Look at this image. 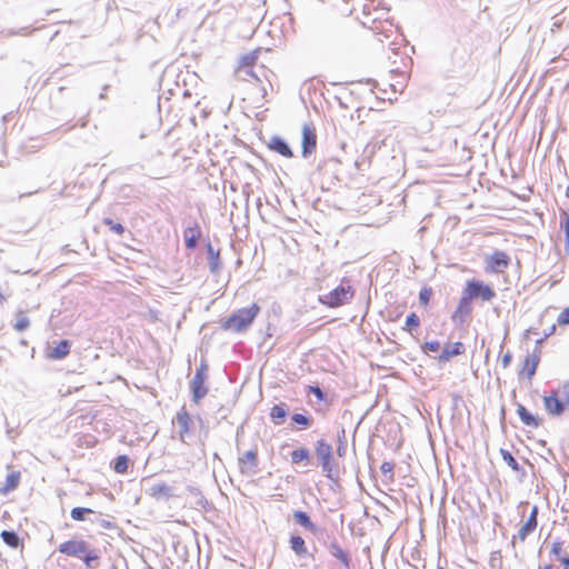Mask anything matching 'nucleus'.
Segmentation results:
<instances>
[{
	"mask_svg": "<svg viewBox=\"0 0 569 569\" xmlns=\"http://www.w3.org/2000/svg\"><path fill=\"white\" fill-rule=\"evenodd\" d=\"M557 323L559 326H568L569 325V307L565 308L557 318Z\"/></svg>",
	"mask_w": 569,
	"mask_h": 569,
	"instance_id": "obj_41",
	"label": "nucleus"
},
{
	"mask_svg": "<svg viewBox=\"0 0 569 569\" xmlns=\"http://www.w3.org/2000/svg\"><path fill=\"white\" fill-rule=\"evenodd\" d=\"M287 415L288 409L286 403L274 405L270 411V417L276 425H280Z\"/></svg>",
	"mask_w": 569,
	"mask_h": 569,
	"instance_id": "obj_27",
	"label": "nucleus"
},
{
	"mask_svg": "<svg viewBox=\"0 0 569 569\" xmlns=\"http://www.w3.org/2000/svg\"><path fill=\"white\" fill-rule=\"evenodd\" d=\"M208 366L204 362H201L200 366L196 369L194 373H200L203 377H207Z\"/></svg>",
	"mask_w": 569,
	"mask_h": 569,
	"instance_id": "obj_46",
	"label": "nucleus"
},
{
	"mask_svg": "<svg viewBox=\"0 0 569 569\" xmlns=\"http://www.w3.org/2000/svg\"><path fill=\"white\" fill-rule=\"evenodd\" d=\"M560 562L565 566L566 569L569 567V555L565 553L563 557H561Z\"/></svg>",
	"mask_w": 569,
	"mask_h": 569,
	"instance_id": "obj_47",
	"label": "nucleus"
},
{
	"mask_svg": "<svg viewBox=\"0 0 569 569\" xmlns=\"http://www.w3.org/2000/svg\"><path fill=\"white\" fill-rule=\"evenodd\" d=\"M558 398H560L565 403L569 405V381H566L557 389L552 390Z\"/></svg>",
	"mask_w": 569,
	"mask_h": 569,
	"instance_id": "obj_34",
	"label": "nucleus"
},
{
	"mask_svg": "<svg viewBox=\"0 0 569 569\" xmlns=\"http://www.w3.org/2000/svg\"><path fill=\"white\" fill-rule=\"evenodd\" d=\"M151 495L152 496H156V497H161V496H164V497H170L172 493H171V488L161 482V483H154L151 488Z\"/></svg>",
	"mask_w": 569,
	"mask_h": 569,
	"instance_id": "obj_30",
	"label": "nucleus"
},
{
	"mask_svg": "<svg viewBox=\"0 0 569 569\" xmlns=\"http://www.w3.org/2000/svg\"><path fill=\"white\" fill-rule=\"evenodd\" d=\"M293 519L297 523H299L300 526L305 527L306 529H308L312 532H316L318 529L317 526L311 521L308 513L305 511H301V510L295 511Z\"/></svg>",
	"mask_w": 569,
	"mask_h": 569,
	"instance_id": "obj_25",
	"label": "nucleus"
},
{
	"mask_svg": "<svg viewBox=\"0 0 569 569\" xmlns=\"http://www.w3.org/2000/svg\"><path fill=\"white\" fill-rule=\"evenodd\" d=\"M393 468H395V463L393 462H390V461H385L380 469H381V472L385 475V476H388V479L389 480H392L393 479Z\"/></svg>",
	"mask_w": 569,
	"mask_h": 569,
	"instance_id": "obj_40",
	"label": "nucleus"
},
{
	"mask_svg": "<svg viewBox=\"0 0 569 569\" xmlns=\"http://www.w3.org/2000/svg\"><path fill=\"white\" fill-rule=\"evenodd\" d=\"M129 458L124 455L118 456L113 462V469L117 473H124L128 470Z\"/></svg>",
	"mask_w": 569,
	"mask_h": 569,
	"instance_id": "obj_31",
	"label": "nucleus"
},
{
	"mask_svg": "<svg viewBox=\"0 0 569 569\" xmlns=\"http://www.w3.org/2000/svg\"><path fill=\"white\" fill-rule=\"evenodd\" d=\"M174 421L179 427V439L182 442H186L187 438L190 435L192 421H191V418L184 407H182L177 412Z\"/></svg>",
	"mask_w": 569,
	"mask_h": 569,
	"instance_id": "obj_8",
	"label": "nucleus"
},
{
	"mask_svg": "<svg viewBox=\"0 0 569 569\" xmlns=\"http://www.w3.org/2000/svg\"><path fill=\"white\" fill-rule=\"evenodd\" d=\"M206 247L208 253L209 269L212 273H218L221 269L219 251L214 250L210 242H208Z\"/></svg>",
	"mask_w": 569,
	"mask_h": 569,
	"instance_id": "obj_21",
	"label": "nucleus"
},
{
	"mask_svg": "<svg viewBox=\"0 0 569 569\" xmlns=\"http://www.w3.org/2000/svg\"><path fill=\"white\" fill-rule=\"evenodd\" d=\"M239 470L247 476H253L259 471L258 451L251 449L238 458Z\"/></svg>",
	"mask_w": 569,
	"mask_h": 569,
	"instance_id": "obj_7",
	"label": "nucleus"
},
{
	"mask_svg": "<svg viewBox=\"0 0 569 569\" xmlns=\"http://www.w3.org/2000/svg\"><path fill=\"white\" fill-rule=\"evenodd\" d=\"M317 146V136L315 128L305 124L302 128V156L309 157Z\"/></svg>",
	"mask_w": 569,
	"mask_h": 569,
	"instance_id": "obj_9",
	"label": "nucleus"
},
{
	"mask_svg": "<svg viewBox=\"0 0 569 569\" xmlns=\"http://www.w3.org/2000/svg\"><path fill=\"white\" fill-rule=\"evenodd\" d=\"M21 473L20 471L10 472L7 478L4 485L0 488L1 495H7L13 490H16L20 483Z\"/></svg>",
	"mask_w": 569,
	"mask_h": 569,
	"instance_id": "obj_20",
	"label": "nucleus"
},
{
	"mask_svg": "<svg viewBox=\"0 0 569 569\" xmlns=\"http://www.w3.org/2000/svg\"><path fill=\"white\" fill-rule=\"evenodd\" d=\"M500 456L502 460L517 473H520L522 477L526 476V471L523 468L520 467L518 461L515 459V457L511 455L510 451L507 449H500Z\"/></svg>",
	"mask_w": 569,
	"mask_h": 569,
	"instance_id": "obj_24",
	"label": "nucleus"
},
{
	"mask_svg": "<svg viewBox=\"0 0 569 569\" xmlns=\"http://www.w3.org/2000/svg\"><path fill=\"white\" fill-rule=\"evenodd\" d=\"M206 379L207 377H203L200 373H194L190 381V390L192 392V400L194 402H199L208 393V388L204 386Z\"/></svg>",
	"mask_w": 569,
	"mask_h": 569,
	"instance_id": "obj_12",
	"label": "nucleus"
},
{
	"mask_svg": "<svg viewBox=\"0 0 569 569\" xmlns=\"http://www.w3.org/2000/svg\"><path fill=\"white\" fill-rule=\"evenodd\" d=\"M268 147L270 150L286 157L291 158L293 156L289 144L280 137L274 136L270 139Z\"/></svg>",
	"mask_w": 569,
	"mask_h": 569,
	"instance_id": "obj_17",
	"label": "nucleus"
},
{
	"mask_svg": "<svg viewBox=\"0 0 569 569\" xmlns=\"http://www.w3.org/2000/svg\"><path fill=\"white\" fill-rule=\"evenodd\" d=\"M543 569H552L551 566H546Z\"/></svg>",
	"mask_w": 569,
	"mask_h": 569,
	"instance_id": "obj_54",
	"label": "nucleus"
},
{
	"mask_svg": "<svg viewBox=\"0 0 569 569\" xmlns=\"http://www.w3.org/2000/svg\"><path fill=\"white\" fill-rule=\"evenodd\" d=\"M102 222L103 224L108 226L112 232L117 234H122L124 232V227L119 222H114L110 218H104Z\"/></svg>",
	"mask_w": 569,
	"mask_h": 569,
	"instance_id": "obj_37",
	"label": "nucleus"
},
{
	"mask_svg": "<svg viewBox=\"0 0 569 569\" xmlns=\"http://www.w3.org/2000/svg\"><path fill=\"white\" fill-rule=\"evenodd\" d=\"M540 361V352L535 350L532 353H529L523 361L522 369L520 375H526L529 380L536 375L538 365Z\"/></svg>",
	"mask_w": 569,
	"mask_h": 569,
	"instance_id": "obj_14",
	"label": "nucleus"
},
{
	"mask_svg": "<svg viewBox=\"0 0 569 569\" xmlns=\"http://www.w3.org/2000/svg\"><path fill=\"white\" fill-rule=\"evenodd\" d=\"M471 298L467 296V293L462 290L461 298L458 302L457 309L452 315L453 321L462 322L467 316H469L472 311L471 307Z\"/></svg>",
	"mask_w": 569,
	"mask_h": 569,
	"instance_id": "obj_13",
	"label": "nucleus"
},
{
	"mask_svg": "<svg viewBox=\"0 0 569 569\" xmlns=\"http://www.w3.org/2000/svg\"><path fill=\"white\" fill-rule=\"evenodd\" d=\"M60 553L82 559L86 567L96 569L99 566L100 550L92 548L82 539H71L58 547Z\"/></svg>",
	"mask_w": 569,
	"mask_h": 569,
	"instance_id": "obj_1",
	"label": "nucleus"
},
{
	"mask_svg": "<svg viewBox=\"0 0 569 569\" xmlns=\"http://www.w3.org/2000/svg\"><path fill=\"white\" fill-rule=\"evenodd\" d=\"M509 256L500 250L495 251L485 259V270L490 273H501L509 267Z\"/></svg>",
	"mask_w": 569,
	"mask_h": 569,
	"instance_id": "obj_6",
	"label": "nucleus"
},
{
	"mask_svg": "<svg viewBox=\"0 0 569 569\" xmlns=\"http://www.w3.org/2000/svg\"><path fill=\"white\" fill-rule=\"evenodd\" d=\"M309 450L306 449V448H299V449H296L291 452V462L293 465H297L303 460H308L309 459Z\"/></svg>",
	"mask_w": 569,
	"mask_h": 569,
	"instance_id": "obj_33",
	"label": "nucleus"
},
{
	"mask_svg": "<svg viewBox=\"0 0 569 569\" xmlns=\"http://www.w3.org/2000/svg\"><path fill=\"white\" fill-rule=\"evenodd\" d=\"M6 301V297L0 292V302L3 303Z\"/></svg>",
	"mask_w": 569,
	"mask_h": 569,
	"instance_id": "obj_51",
	"label": "nucleus"
},
{
	"mask_svg": "<svg viewBox=\"0 0 569 569\" xmlns=\"http://www.w3.org/2000/svg\"><path fill=\"white\" fill-rule=\"evenodd\" d=\"M103 527L109 528V527H110V522L104 521V522H103Z\"/></svg>",
	"mask_w": 569,
	"mask_h": 569,
	"instance_id": "obj_53",
	"label": "nucleus"
},
{
	"mask_svg": "<svg viewBox=\"0 0 569 569\" xmlns=\"http://www.w3.org/2000/svg\"><path fill=\"white\" fill-rule=\"evenodd\" d=\"M70 352V342L68 340H61L59 343L51 349L50 357L52 359H63Z\"/></svg>",
	"mask_w": 569,
	"mask_h": 569,
	"instance_id": "obj_26",
	"label": "nucleus"
},
{
	"mask_svg": "<svg viewBox=\"0 0 569 569\" xmlns=\"http://www.w3.org/2000/svg\"><path fill=\"white\" fill-rule=\"evenodd\" d=\"M376 146L372 143H368L365 148V153L372 154L375 152Z\"/></svg>",
	"mask_w": 569,
	"mask_h": 569,
	"instance_id": "obj_48",
	"label": "nucleus"
},
{
	"mask_svg": "<svg viewBox=\"0 0 569 569\" xmlns=\"http://www.w3.org/2000/svg\"><path fill=\"white\" fill-rule=\"evenodd\" d=\"M550 553L555 556V558L560 561L561 557H563L565 553H567L563 549V542L561 541H553L551 545Z\"/></svg>",
	"mask_w": 569,
	"mask_h": 569,
	"instance_id": "obj_36",
	"label": "nucleus"
},
{
	"mask_svg": "<svg viewBox=\"0 0 569 569\" xmlns=\"http://www.w3.org/2000/svg\"><path fill=\"white\" fill-rule=\"evenodd\" d=\"M463 291L469 298H471V300L480 299L481 301L489 302L497 296L490 286L475 279L467 281Z\"/></svg>",
	"mask_w": 569,
	"mask_h": 569,
	"instance_id": "obj_4",
	"label": "nucleus"
},
{
	"mask_svg": "<svg viewBox=\"0 0 569 569\" xmlns=\"http://www.w3.org/2000/svg\"><path fill=\"white\" fill-rule=\"evenodd\" d=\"M517 413L523 425L528 427L537 428L540 423V419L529 412L527 408L520 403L517 405Z\"/></svg>",
	"mask_w": 569,
	"mask_h": 569,
	"instance_id": "obj_19",
	"label": "nucleus"
},
{
	"mask_svg": "<svg viewBox=\"0 0 569 569\" xmlns=\"http://www.w3.org/2000/svg\"><path fill=\"white\" fill-rule=\"evenodd\" d=\"M555 330H556V326L553 325V326L551 327V332L547 333L546 336L548 337V336L552 335V333L555 332Z\"/></svg>",
	"mask_w": 569,
	"mask_h": 569,
	"instance_id": "obj_52",
	"label": "nucleus"
},
{
	"mask_svg": "<svg viewBox=\"0 0 569 569\" xmlns=\"http://www.w3.org/2000/svg\"><path fill=\"white\" fill-rule=\"evenodd\" d=\"M291 420L296 425L300 426L301 429L308 428L312 422L311 418H309L302 413H293L291 417Z\"/></svg>",
	"mask_w": 569,
	"mask_h": 569,
	"instance_id": "obj_35",
	"label": "nucleus"
},
{
	"mask_svg": "<svg viewBox=\"0 0 569 569\" xmlns=\"http://www.w3.org/2000/svg\"><path fill=\"white\" fill-rule=\"evenodd\" d=\"M309 392L312 393L319 401L326 400V393L319 386H309Z\"/></svg>",
	"mask_w": 569,
	"mask_h": 569,
	"instance_id": "obj_42",
	"label": "nucleus"
},
{
	"mask_svg": "<svg viewBox=\"0 0 569 569\" xmlns=\"http://www.w3.org/2000/svg\"><path fill=\"white\" fill-rule=\"evenodd\" d=\"M236 78L240 81H257L260 82L259 77L256 74L252 68L248 66H239L236 70Z\"/></svg>",
	"mask_w": 569,
	"mask_h": 569,
	"instance_id": "obj_22",
	"label": "nucleus"
},
{
	"mask_svg": "<svg viewBox=\"0 0 569 569\" xmlns=\"http://www.w3.org/2000/svg\"><path fill=\"white\" fill-rule=\"evenodd\" d=\"M465 352V346L462 342L458 341L455 343H447L441 353L438 356V361L445 363L449 361L452 357L462 355Z\"/></svg>",
	"mask_w": 569,
	"mask_h": 569,
	"instance_id": "obj_15",
	"label": "nucleus"
},
{
	"mask_svg": "<svg viewBox=\"0 0 569 569\" xmlns=\"http://www.w3.org/2000/svg\"><path fill=\"white\" fill-rule=\"evenodd\" d=\"M30 326V321H29V318L22 312V311H19L17 313V319H16V323H14V329L19 332H22L24 331L26 329H28V327Z\"/></svg>",
	"mask_w": 569,
	"mask_h": 569,
	"instance_id": "obj_32",
	"label": "nucleus"
},
{
	"mask_svg": "<svg viewBox=\"0 0 569 569\" xmlns=\"http://www.w3.org/2000/svg\"><path fill=\"white\" fill-rule=\"evenodd\" d=\"M201 237V230L197 222L193 226L188 227L183 231V238L186 241V246L188 249H194L198 244V241Z\"/></svg>",
	"mask_w": 569,
	"mask_h": 569,
	"instance_id": "obj_18",
	"label": "nucleus"
},
{
	"mask_svg": "<svg viewBox=\"0 0 569 569\" xmlns=\"http://www.w3.org/2000/svg\"><path fill=\"white\" fill-rule=\"evenodd\" d=\"M260 312V307L252 303L250 307L241 308L233 311L223 322L222 328L232 332H244L252 325L253 320Z\"/></svg>",
	"mask_w": 569,
	"mask_h": 569,
	"instance_id": "obj_2",
	"label": "nucleus"
},
{
	"mask_svg": "<svg viewBox=\"0 0 569 569\" xmlns=\"http://www.w3.org/2000/svg\"><path fill=\"white\" fill-rule=\"evenodd\" d=\"M543 405L548 413L552 416H561L568 407V405L558 398L552 391L549 396L543 397Z\"/></svg>",
	"mask_w": 569,
	"mask_h": 569,
	"instance_id": "obj_11",
	"label": "nucleus"
},
{
	"mask_svg": "<svg viewBox=\"0 0 569 569\" xmlns=\"http://www.w3.org/2000/svg\"><path fill=\"white\" fill-rule=\"evenodd\" d=\"M353 297L355 289L352 288L350 281L342 280L337 288L327 295L320 296L319 301L329 308H338L350 303Z\"/></svg>",
	"mask_w": 569,
	"mask_h": 569,
	"instance_id": "obj_3",
	"label": "nucleus"
},
{
	"mask_svg": "<svg viewBox=\"0 0 569 569\" xmlns=\"http://www.w3.org/2000/svg\"><path fill=\"white\" fill-rule=\"evenodd\" d=\"M419 325L420 319L415 312L407 316L405 329L411 330L412 328L419 327Z\"/></svg>",
	"mask_w": 569,
	"mask_h": 569,
	"instance_id": "obj_38",
	"label": "nucleus"
},
{
	"mask_svg": "<svg viewBox=\"0 0 569 569\" xmlns=\"http://www.w3.org/2000/svg\"><path fill=\"white\" fill-rule=\"evenodd\" d=\"M289 543H290V548L298 557L309 556L307 547H306V542L302 537L291 536ZM310 557H312V555H310Z\"/></svg>",
	"mask_w": 569,
	"mask_h": 569,
	"instance_id": "obj_23",
	"label": "nucleus"
},
{
	"mask_svg": "<svg viewBox=\"0 0 569 569\" xmlns=\"http://www.w3.org/2000/svg\"><path fill=\"white\" fill-rule=\"evenodd\" d=\"M1 538L9 547L18 548L20 545V538L14 531L3 530L1 532Z\"/></svg>",
	"mask_w": 569,
	"mask_h": 569,
	"instance_id": "obj_28",
	"label": "nucleus"
},
{
	"mask_svg": "<svg viewBox=\"0 0 569 569\" xmlns=\"http://www.w3.org/2000/svg\"><path fill=\"white\" fill-rule=\"evenodd\" d=\"M537 517H538V507L533 506L529 518L527 519L525 525L521 526V528L518 530L517 535L513 536V540L519 539L520 541H525L527 539V537L536 530L537 525H538Z\"/></svg>",
	"mask_w": 569,
	"mask_h": 569,
	"instance_id": "obj_10",
	"label": "nucleus"
},
{
	"mask_svg": "<svg viewBox=\"0 0 569 569\" xmlns=\"http://www.w3.org/2000/svg\"><path fill=\"white\" fill-rule=\"evenodd\" d=\"M27 30V28H22L20 31L18 32H14V31H10L8 34L9 36H13V34H23V31Z\"/></svg>",
	"mask_w": 569,
	"mask_h": 569,
	"instance_id": "obj_50",
	"label": "nucleus"
},
{
	"mask_svg": "<svg viewBox=\"0 0 569 569\" xmlns=\"http://www.w3.org/2000/svg\"><path fill=\"white\" fill-rule=\"evenodd\" d=\"M316 455L320 462L323 473L328 478H332V447L327 443L323 439L316 442Z\"/></svg>",
	"mask_w": 569,
	"mask_h": 569,
	"instance_id": "obj_5",
	"label": "nucleus"
},
{
	"mask_svg": "<svg viewBox=\"0 0 569 569\" xmlns=\"http://www.w3.org/2000/svg\"><path fill=\"white\" fill-rule=\"evenodd\" d=\"M254 60H256L254 56H244L241 59V64L240 66H248V67L252 68V63H253Z\"/></svg>",
	"mask_w": 569,
	"mask_h": 569,
	"instance_id": "obj_45",
	"label": "nucleus"
},
{
	"mask_svg": "<svg viewBox=\"0 0 569 569\" xmlns=\"http://www.w3.org/2000/svg\"><path fill=\"white\" fill-rule=\"evenodd\" d=\"M431 289L430 288H423L421 289L420 293H419V300H420V303L426 306L428 305L429 300H430V297H431Z\"/></svg>",
	"mask_w": 569,
	"mask_h": 569,
	"instance_id": "obj_43",
	"label": "nucleus"
},
{
	"mask_svg": "<svg viewBox=\"0 0 569 569\" xmlns=\"http://www.w3.org/2000/svg\"><path fill=\"white\" fill-rule=\"evenodd\" d=\"M345 451H346V447L342 443H340L337 449L338 455L342 456L345 453Z\"/></svg>",
	"mask_w": 569,
	"mask_h": 569,
	"instance_id": "obj_49",
	"label": "nucleus"
},
{
	"mask_svg": "<svg viewBox=\"0 0 569 569\" xmlns=\"http://www.w3.org/2000/svg\"><path fill=\"white\" fill-rule=\"evenodd\" d=\"M511 360H512V355L508 351L507 353H505L501 358V365L503 368H508L511 363Z\"/></svg>",
	"mask_w": 569,
	"mask_h": 569,
	"instance_id": "obj_44",
	"label": "nucleus"
},
{
	"mask_svg": "<svg viewBox=\"0 0 569 569\" xmlns=\"http://www.w3.org/2000/svg\"><path fill=\"white\" fill-rule=\"evenodd\" d=\"M96 512L90 508L76 507L71 510L70 516L76 521L87 520V515H94Z\"/></svg>",
	"mask_w": 569,
	"mask_h": 569,
	"instance_id": "obj_29",
	"label": "nucleus"
},
{
	"mask_svg": "<svg viewBox=\"0 0 569 569\" xmlns=\"http://www.w3.org/2000/svg\"><path fill=\"white\" fill-rule=\"evenodd\" d=\"M421 349L425 353H428V352H437L440 350V342L439 341H426L422 346H421Z\"/></svg>",
	"mask_w": 569,
	"mask_h": 569,
	"instance_id": "obj_39",
	"label": "nucleus"
},
{
	"mask_svg": "<svg viewBox=\"0 0 569 569\" xmlns=\"http://www.w3.org/2000/svg\"><path fill=\"white\" fill-rule=\"evenodd\" d=\"M328 550L332 557L337 558L342 563L345 569H350L351 557L341 548L337 540L329 542Z\"/></svg>",
	"mask_w": 569,
	"mask_h": 569,
	"instance_id": "obj_16",
	"label": "nucleus"
}]
</instances>
